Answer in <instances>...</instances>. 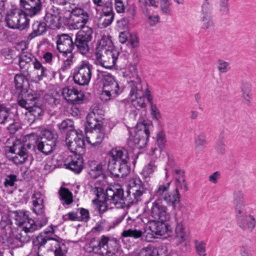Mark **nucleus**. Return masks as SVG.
Returning <instances> with one entry per match:
<instances>
[{
    "instance_id": "1",
    "label": "nucleus",
    "mask_w": 256,
    "mask_h": 256,
    "mask_svg": "<svg viewBox=\"0 0 256 256\" xmlns=\"http://www.w3.org/2000/svg\"><path fill=\"white\" fill-rule=\"evenodd\" d=\"M129 188L127 190L126 197L124 196V190L120 186H113L106 190L96 184L92 186L91 192L96 198L92 200V203L96 205L100 214L104 212L110 206L123 207L124 199L130 203L134 204L141 200L144 192V188L139 178H132L129 182Z\"/></svg>"
},
{
    "instance_id": "2",
    "label": "nucleus",
    "mask_w": 256,
    "mask_h": 256,
    "mask_svg": "<svg viewBox=\"0 0 256 256\" xmlns=\"http://www.w3.org/2000/svg\"><path fill=\"white\" fill-rule=\"evenodd\" d=\"M109 156L108 168L112 174L121 177L126 176L130 170L128 165L129 160L128 151L124 148L116 147L112 149Z\"/></svg>"
},
{
    "instance_id": "3",
    "label": "nucleus",
    "mask_w": 256,
    "mask_h": 256,
    "mask_svg": "<svg viewBox=\"0 0 256 256\" xmlns=\"http://www.w3.org/2000/svg\"><path fill=\"white\" fill-rule=\"evenodd\" d=\"M102 111L96 108L86 117L88 128L92 129L86 134V140L92 146L100 144L104 138V130L102 126Z\"/></svg>"
},
{
    "instance_id": "4",
    "label": "nucleus",
    "mask_w": 256,
    "mask_h": 256,
    "mask_svg": "<svg viewBox=\"0 0 256 256\" xmlns=\"http://www.w3.org/2000/svg\"><path fill=\"white\" fill-rule=\"evenodd\" d=\"M120 52L114 48L113 43L109 36H104L96 48V64L110 62L116 64L119 59Z\"/></svg>"
},
{
    "instance_id": "5",
    "label": "nucleus",
    "mask_w": 256,
    "mask_h": 256,
    "mask_svg": "<svg viewBox=\"0 0 256 256\" xmlns=\"http://www.w3.org/2000/svg\"><path fill=\"white\" fill-rule=\"evenodd\" d=\"M84 248L88 253L113 256L117 250V243L116 240L102 236L100 238L91 239Z\"/></svg>"
},
{
    "instance_id": "6",
    "label": "nucleus",
    "mask_w": 256,
    "mask_h": 256,
    "mask_svg": "<svg viewBox=\"0 0 256 256\" xmlns=\"http://www.w3.org/2000/svg\"><path fill=\"white\" fill-rule=\"evenodd\" d=\"M150 124L143 120L138 122L135 128L130 130L128 144L134 148H142L146 144L150 136Z\"/></svg>"
},
{
    "instance_id": "7",
    "label": "nucleus",
    "mask_w": 256,
    "mask_h": 256,
    "mask_svg": "<svg viewBox=\"0 0 256 256\" xmlns=\"http://www.w3.org/2000/svg\"><path fill=\"white\" fill-rule=\"evenodd\" d=\"M54 232V230L52 227L48 228L36 238L34 241V244L38 248L39 252L41 251L42 248L50 241L52 246L50 250L54 251L55 256H64L66 253L65 245L53 238Z\"/></svg>"
},
{
    "instance_id": "8",
    "label": "nucleus",
    "mask_w": 256,
    "mask_h": 256,
    "mask_svg": "<svg viewBox=\"0 0 256 256\" xmlns=\"http://www.w3.org/2000/svg\"><path fill=\"white\" fill-rule=\"evenodd\" d=\"M98 71L99 72L98 78L102 86L100 98L104 101H107L118 96L122 91L114 77L102 69H98Z\"/></svg>"
},
{
    "instance_id": "9",
    "label": "nucleus",
    "mask_w": 256,
    "mask_h": 256,
    "mask_svg": "<svg viewBox=\"0 0 256 256\" xmlns=\"http://www.w3.org/2000/svg\"><path fill=\"white\" fill-rule=\"evenodd\" d=\"M43 94L42 92L38 94L34 92H28L26 98L20 96L18 98V104L22 108L28 110V114L34 117L33 120L38 118L43 114V110L38 102L41 96Z\"/></svg>"
},
{
    "instance_id": "10",
    "label": "nucleus",
    "mask_w": 256,
    "mask_h": 256,
    "mask_svg": "<svg viewBox=\"0 0 256 256\" xmlns=\"http://www.w3.org/2000/svg\"><path fill=\"white\" fill-rule=\"evenodd\" d=\"M170 182L159 184L154 190V196L160 202L163 200L168 206H171L174 208L180 201V194L177 190L170 192Z\"/></svg>"
},
{
    "instance_id": "11",
    "label": "nucleus",
    "mask_w": 256,
    "mask_h": 256,
    "mask_svg": "<svg viewBox=\"0 0 256 256\" xmlns=\"http://www.w3.org/2000/svg\"><path fill=\"white\" fill-rule=\"evenodd\" d=\"M5 20L8 27L24 30L29 26L30 20L23 10L19 8L12 9L8 12Z\"/></svg>"
},
{
    "instance_id": "12",
    "label": "nucleus",
    "mask_w": 256,
    "mask_h": 256,
    "mask_svg": "<svg viewBox=\"0 0 256 256\" xmlns=\"http://www.w3.org/2000/svg\"><path fill=\"white\" fill-rule=\"evenodd\" d=\"M16 224L19 226L16 230L17 232L21 233L24 231L22 234L26 238L28 232H32L36 230L34 225V220L29 218L28 212L24 210H18L14 212Z\"/></svg>"
},
{
    "instance_id": "13",
    "label": "nucleus",
    "mask_w": 256,
    "mask_h": 256,
    "mask_svg": "<svg viewBox=\"0 0 256 256\" xmlns=\"http://www.w3.org/2000/svg\"><path fill=\"white\" fill-rule=\"evenodd\" d=\"M56 45L58 50L64 56L70 54V56L64 59L65 64H70L73 62V54L72 53L74 44L71 36L67 34H62L57 36Z\"/></svg>"
},
{
    "instance_id": "14",
    "label": "nucleus",
    "mask_w": 256,
    "mask_h": 256,
    "mask_svg": "<svg viewBox=\"0 0 256 256\" xmlns=\"http://www.w3.org/2000/svg\"><path fill=\"white\" fill-rule=\"evenodd\" d=\"M128 87L130 89V96L133 104L138 108H145L146 104L144 98V94L142 90L141 81L137 78L136 81L130 80L128 82Z\"/></svg>"
},
{
    "instance_id": "15",
    "label": "nucleus",
    "mask_w": 256,
    "mask_h": 256,
    "mask_svg": "<svg viewBox=\"0 0 256 256\" xmlns=\"http://www.w3.org/2000/svg\"><path fill=\"white\" fill-rule=\"evenodd\" d=\"M66 142L68 148L72 154L81 152L80 150H82L85 145L82 131L78 130L68 133L66 138Z\"/></svg>"
},
{
    "instance_id": "16",
    "label": "nucleus",
    "mask_w": 256,
    "mask_h": 256,
    "mask_svg": "<svg viewBox=\"0 0 256 256\" xmlns=\"http://www.w3.org/2000/svg\"><path fill=\"white\" fill-rule=\"evenodd\" d=\"M164 221L153 220L149 224L150 230L152 234L148 233L146 236V240L150 241L154 238V234L163 236L167 238L172 236V231L171 227L168 224L164 222Z\"/></svg>"
},
{
    "instance_id": "17",
    "label": "nucleus",
    "mask_w": 256,
    "mask_h": 256,
    "mask_svg": "<svg viewBox=\"0 0 256 256\" xmlns=\"http://www.w3.org/2000/svg\"><path fill=\"white\" fill-rule=\"evenodd\" d=\"M88 14L84 9L80 8H75L70 12V23L74 29L81 30L84 28H88L85 25L89 20Z\"/></svg>"
},
{
    "instance_id": "18",
    "label": "nucleus",
    "mask_w": 256,
    "mask_h": 256,
    "mask_svg": "<svg viewBox=\"0 0 256 256\" xmlns=\"http://www.w3.org/2000/svg\"><path fill=\"white\" fill-rule=\"evenodd\" d=\"M92 34L90 28H84L76 36L74 44L82 54H86L89 50L88 44L92 38Z\"/></svg>"
},
{
    "instance_id": "19",
    "label": "nucleus",
    "mask_w": 256,
    "mask_h": 256,
    "mask_svg": "<svg viewBox=\"0 0 256 256\" xmlns=\"http://www.w3.org/2000/svg\"><path fill=\"white\" fill-rule=\"evenodd\" d=\"M12 220L7 216H2L0 221V234L2 236L12 234L20 242H26L27 238L23 236L22 233H18L16 230L12 229Z\"/></svg>"
},
{
    "instance_id": "20",
    "label": "nucleus",
    "mask_w": 256,
    "mask_h": 256,
    "mask_svg": "<svg viewBox=\"0 0 256 256\" xmlns=\"http://www.w3.org/2000/svg\"><path fill=\"white\" fill-rule=\"evenodd\" d=\"M144 232L140 228L138 222L130 218L126 219V224L124 229L121 234L122 238H132L134 239H138L142 237Z\"/></svg>"
},
{
    "instance_id": "21",
    "label": "nucleus",
    "mask_w": 256,
    "mask_h": 256,
    "mask_svg": "<svg viewBox=\"0 0 256 256\" xmlns=\"http://www.w3.org/2000/svg\"><path fill=\"white\" fill-rule=\"evenodd\" d=\"M150 215L154 220L166 221L170 216L168 212V208L162 204V202L156 200L152 202L150 210Z\"/></svg>"
},
{
    "instance_id": "22",
    "label": "nucleus",
    "mask_w": 256,
    "mask_h": 256,
    "mask_svg": "<svg viewBox=\"0 0 256 256\" xmlns=\"http://www.w3.org/2000/svg\"><path fill=\"white\" fill-rule=\"evenodd\" d=\"M61 16L57 8L52 6L48 9L44 16L46 26L50 28H60L61 26Z\"/></svg>"
},
{
    "instance_id": "23",
    "label": "nucleus",
    "mask_w": 256,
    "mask_h": 256,
    "mask_svg": "<svg viewBox=\"0 0 256 256\" xmlns=\"http://www.w3.org/2000/svg\"><path fill=\"white\" fill-rule=\"evenodd\" d=\"M92 76L91 68L89 65H82L78 68V72L74 76V82L80 85L85 86L88 84Z\"/></svg>"
},
{
    "instance_id": "24",
    "label": "nucleus",
    "mask_w": 256,
    "mask_h": 256,
    "mask_svg": "<svg viewBox=\"0 0 256 256\" xmlns=\"http://www.w3.org/2000/svg\"><path fill=\"white\" fill-rule=\"evenodd\" d=\"M64 166L74 173L79 174L83 168L82 159L79 154H72L65 159Z\"/></svg>"
},
{
    "instance_id": "25",
    "label": "nucleus",
    "mask_w": 256,
    "mask_h": 256,
    "mask_svg": "<svg viewBox=\"0 0 256 256\" xmlns=\"http://www.w3.org/2000/svg\"><path fill=\"white\" fill-rule=\"evenodd\" d=\"M114 12L113 10L112 4H106L102 12V14L98 19V25L101 28H104L110 26L114 20Z\"/></svg>"
},
{
    "instance_id": "26",
    "label": "nucleus",
    "mask_w": 256,
    "mask_h": 256,
    "mask_svg": "<svg viewBox=\"0 0 256 256\" xmlns=\"http://www.w3.org/2000/svg\"><path fill=\"white\" fill-rule=\"evenodd\" d=\"M234 204L236 218L248 214L246 208V203L244 200V194L242 191L234 192Z\"/></svg>"
},
{
    "instance_id": "27",
    "label": "nucleus",
    "mask_w": 256,
    "mask_h": 256,
    "mask_svg": "<svg viewBox=\"0 0 256 256\" xmlns=\"http://www.w3.org/2000/svg\"><path fill=\"white\" fill-rule=\"evenodd\" d=\"M62 95L67 101L72 104H79L84 98V94L80 91L70 87L63 88Z\"/></svg>"
},
{
    "instance_id": "28",
    "label": "nucleus",
    "mask_w": 256,
    "mask_h": 256,
    "mask_svg": "<svg viewBox=\"0 0 256 256\" xmlns=\"http://www.w3.org/2000/svg\"><path fill=\"white\" fill-rule=\"evenodd\" d=\"M21 8L24 10V12L32 17L38 14L42 9V3L40 0H33L28 2H23L20 4Z\"/></svg>"
},
{
    "instance_id": "29",
    "label": "nucleus",
    "mask_w": 256,
    "mask_h": 256,
    "mask_svg": "<svg viewBox=\"0 0 256 256\" xmlns=\"http://www.w3.org/2000/svg\"><path fill=\"white\" fill-rule=\"evenodd\" d=\"M10 152L15 154L12 159L16 164H22L27 160L26 150L22 144L14 145L10 148Z\"/></svg>"
},
{
    "instance_id": "30",
    "label": "nucleus",
    "mask_w": 256,
    "mask_h": 256,
    "mask_svg": "<svg viewBox=\"0 0 256 256\" xmlns=\"http://www.w3.org/2000/svg\"><path fill=\"white\" fill-rule=\"evenodd\" d=\"M236 219L238 226L244 230L252 232L256 227V218L250 214L244 215Z\"/></svg>"
},
{
    "instance_id": "31",
    "label": "nucleus",
    "mask_w": 256,
    "mask_h": 256,
    "mask_svg": "<svg viewBox=\"0 0 256 256\" xmlns=\"http://www.w3.org/2000/svg\"><path fill=\"white\" fill-rule=\"evenodd\" d=\"M89 166L90 170L88 173L92 178L96 179L100 176L103 177L104 170L106 168L102 164L96 163V162L93 161L90 162ZM98 182L99 180H94L92 182V184H94V185H92L91 186H94L96 184L97 186H101L100 184Z\"/></svg>"
},
{
    "instance_id": "32",
    "label": "nucleus",
    "mask_w": 256,
    "mask_h": 256,
    "mask_svg": "<svg viewBox=\"0 0 256 256\" xmlns=\"http://www.w3.org/2000/svg\"><path fill=\"white\" fill-rule=\"evenodd\" d=\"M44 196L40 192L34 191L32 196V211L37 215L42 214L44 211Z\"/></svg>"
},
{
    "instance_id": "33",
    "label": "nucleus",
    "mask_w": 256,
    "mask_h": 256,
    "mask_svg": "<svg viewBox=\"0 0 256 256\" xmlns=\"http://www.w3.org/2000/svg\"><path fill=\"white\" fill-rule=\"evenodd\" d=\"M164 250L167 252L166 246H162L158 250L154 246H148L144 247L138 251L134 252V256H158L161 254V251Z\"/></svg>"
},
{
    "instance_id": "34",
    "label": "nucleus",
    "mask_w": 256,
    "mask_h": 256,
    "mask_svg": "<svg viewBox=\"0 0 256 256\" xmlns=\"http://www.w3.org/2000/svg\"><path fill=\"white\" fill-rule=\"evenodd\" d=\"M32 32L28 36L29 40H32L34 38L45 33L46 30V25L44 22L36 21L32 24Z\"/></svg>"
},
{
    "instance_id": "35",
    "label": "nucleus",
    "mask_w": 256,
    "mask_h": 256,
    "mask_svg": "<svg viewBox=\"0 0 256 256\" xmlns=\"http://www.w3.org/2000/svg\"><path fill=\"white\" fill-rule=\"evenodd\" d=\"M36 142L38 150L46 155H48L52 152L56 144V142H54L40 140H38Z\"/></svg>"
},
{
    "instance_id": "36",
    "label": "nucleus",
    "mask_w": 256,
    "mask_h": 256,
    "mask_svg": "<svg viewBox=\"0 0 256 256\" xmlns=\"http://www.w3.org/2000/svg\"><path fill=\"white\" fill-rule=\"evenodd\" d=\"M186 232L182 221L176 222L174 238L178 242L181 243L186 240Z\"/></svg>"
},
{
    "instance_id": "37",
    "label": "nucleus",
    "mask_w": 256,
    "mask_h": 256,
    "mask_svg": "<svg viewBox=\"0 0 256 256\" xmlns=\"http://www.w3.org/2000/svg\"><path fill=\"white\" fill-rule=\"evenodd\" d=\"M16 88L22 92L26 90L28 82L27 79L22 75L16 74L14 77Z\"/></svg>"
},
{
    "instance_id": "38",
    "label": "nucleus",
    "mask_w": 256,
    "mask_h": 256,
    "mask_svg": "<svg viewBox=\"0 0 256 256\" xmlns=\"http://www.w3.org/2000/svg\"><path fill=\"white\" fill-rule=\"evenodd\" d=\"M58 193L60 199L62 204L68 205L72 202V194L68 188H61L59 190Z\"/></svg>"
},
{
    "instance_id": "39",
    "label": "nucleus",
    "mask_w": 256,
    "mask_h": 256,
    "mask_svg": "<svg viewBox=\"0 0 256 256\" xmlns=\"http://www.w3.org/2000/svg\"><path fill=\"white\" fill-rule=\"evenodd\" d=\"M206 144L207 140L206 134L201 132L195 136L194 146L197 151L203 150L206 148Z\"/></svg>"
},
{
    "instance_id": "40",
    "label": "nucleus",
    "mask_w": 256,
    "mask_h": 256,
    "mask_svg": "<svg viewBox=\"0 0 256 256\" xmlns=\"http://www.w3.org/2000/svg\"><path fill=\"white\" fill-rule=\"evenodd\" d=\"M157 164L155 160H151L147 165L145 166L141 172L144 178H148L156 170Z\"/></svg>"
},
{
    "instance_id": "41",
    "label": "nucleus",
    "mask_w": 256,
    "mask_h": 256,
    "mask_svg": "<svg viewBox=\"0 0 256 256\" xmlns=\"http://www.w3.org/2000/svg\"><path fill=\"white\" fill-rule=\"evenodd\" d=\"M58 126L62 132H64L68 131V133H70L72 131H76L74 129V122L70 119H66L64 120L61 123L58 124Z\"/></svg>"
},
{
    "instance_id": "42",
    "label": "nucleus",
    "mask_w": 256,
    "mask_h": 256,
    "mask_svg": "<svg viewBox=\"0 0 256 256\" xmlns=\"http://www.w3.org/2000/svg\"><path fill=\"white\" fill-rule=\"evenodd\" d=\"M194 248L199 256H206V242L203 240H195Z\"/></svg>"
},
{
    "instance_id": "43",
    "label": "nucleus",
    "mask_w": 256,
    "mask_h": 256,
    "mask_svg": "<svg viewBox=\"0 0 256 256\" xmlns=\"http://www.w3.org/2000/svg\"><path fill=\"white\" fill-rule=\"evenodd\" d=\"M40 140L56 142V134L55 132L52 130L48 129L44 130L42 131V137Z\"/></svg>"
},
{
    "instance_id": "44",
    "label": "nucleus",
    "mask_w": 256,
    "mask_h": 256,
    "mask_svg": "<svg viewBox=\"0 0 256 256\" xmlns=\"http://www.w3.org/2000/svg\"><path fill=\"white\" fill-rule=\"evenodd\" d=\"M59 95L56 91H52L44 96V98L50 104H56L58 102Z\"/></svg>"
},
{
    "instance_id": "45",
    "label": "nucleus",
    "mask_w": 256,
    "mask_h": 256,
    "mask_svg": "<svg viewBox=\"0 0 256 256\" xmlns=\"http://www.w3.org/2000/svg\"><path fill=\"white\" fill-rule=\"evenodd\" d=\"M128 4V0H114V8L118 13L124 12Z\"/></svg>"
},
{
    "instance_id": "46",
    "label": "nucleus",
    "mask_w": 256,
    "mask_h": 256,
    "mask_svg": "<svg viewBox=\"0 0 256 256\" xmlns=\"http://www.w3.org/2000/svg\"><path fill=\"white\" fill-rule=\"evenodd\" d=\"M28 54H22L16 56L14 60H18V64L22 63H25V64H41L39 62L36 63L35 62L32 61V59L31 58L30 56H28Z\"/></svg>"
},
{
    "instance_id": "47",
    "label": "nucleus",
    "mask_w": 256,
    "mask_h": 256,
    "mask_svg": "<svg viewBox=\"0 0 256 256\" xmlns=\"http://www.w3.org/2000/svg\"><path fill=\"white\" fill-rule=\"evenodd\" d=\"M45 70V68L42 65H34V70L32 72V74L40 80L44 76Z\"/></svg>"
},
{
    "instance_id": "48",
    "label": "nucleus",
    "mask_w": 256,
    "mask_h": 256,
    "mask_svg": "<svg viewBox=\"0 0 256 256\" xmlns=\"http://www.w3.org/2000/svg\"><path fill=\"white\" fill-rule=\"evenodd\" d=\"M160 8L162 12L166 14H170L171 13V2L170 0H160Z\"/></svg>"
},
{
    "instance_id": "49",
    "label": "nucleus",
    "mask_w": 256,
    "mask_h": 256,
    "mask_svg": "<svg viewBox=\"0 0 256 256\" xmlns=\"http://www.w3.org/2000/svg\"><path fill=\"white\" fill-rule=\"evenodd\" d=\"M174 183L176 186V188L174 190H177L179 192V190H180L184 192L188 190V185L186 178L180 180H177V181L174 182Z\"/></svg>"
},
{
    "instance_id": "50",
    "label": "nucleus",
    "mask_w": 256,
    "mask_h": 256,
    "mask_svg": "<svg viewBox=\"0 0 256 256\" xmlns=\"http://www.w3.org/2000/svg\"><path fill=\"white\" fill-rule=\"evenodd\" d=\"M150 113L154 120H158L161 118L160 111L156 104L150 106Z\"/></svg>"
},
{
    "instance_id": "51",
    "label": "nucleus",
    "mask_w": 256,
    "mask_h": 256,
    "mask_svg": "<svg viewBox=\"0 0 256 256\" xmlns=\"http://www.w3.org/2000/svg\"><path fill=\"white\" fill-rule=\"evenodd\" d=\"M157 142L158 147L160 150H162L166 144V140L165 134L162 132H160L157 134Z\"/></svg>"
},
{
    "instance_id": "52",
    "label": "nucleus",
    "mask_w": 256,
    "mask_h": 256,
    "mask_svg": "<svg viewBox=\"0 0 256 256\" xmlns=\"http://www.w3.org/2000/svg\"><path fill=\"white\" fill-rule=\"evenodd\" d=\"M10 110L7 107L0 113V124H4L10 120Z\"/></svg>"
},
{
    "instance_id": "53",
    "label": "nucleus",
    "mask_w": 256,
    "mask_h": 256,
    "mask_svg": "<svg viewBox=\"0 0 256 256\" xmlns=\"http://www.w3.org/2000/svg\"><path fill=\"white\" fill-rule=\"evenodd\" d=\"M172 176L174 179V182H176L177 180H180L186 178L184 172L180 169H174Z\"/></svg>"
},
{
    "instance_id": "54",
    "label": "nucleus",
    "mask_w": 256,
    "mask_h": 256,
    "mask_svg": "<svg viewBox=\"0 0 256 256\" xmlns=\"http://www.w3.org/2000/svg\"><path fill=\"white\" fill-rule=\"evenodd\" d=\"M174 166L175 162L174 159L172 158L168 157V161L166 162V165L164 167L166 178H168V172L169 170L173 168Z\"/></svg>"
},
{
    "instance_id": "55",
    "label": "nucleus",
    "mask_w": 256,
    "mask_h": 256,
    "mask_svg": "<svg viewBox=\"0 0 256 256\" xmlns=\"http://www.w3.org/2000/svg\"><path fill=\"white\" fill-rule=\"evenodd\" d=\"M78 214L77 212H72L63 216L64 220L78 221Z\"/></svg>"
},
{
    "instance_id": "56",
    "label": "nucleus",
    "mask_w": 256,
    "mask_h": 256,
    "mask_svg": "<svg viewBox=\"0 0 256 256\" xmlns=\"http://www.w3.org/2000/svg\"><path fill=\"white\" fill-rule=\"evenodd\" d=\"M78 221L86 222L89 219L88 211L84 208H81L80 212H78Z\"/></svg>"
},
{
    "instance_id": "57",
    "label": "nucleus",
    "mask_w": 256,
    "mask_h": 256,
    "mask_svg": "<svg viewBox=\"0 0 256 256\" xmlns=\"http://www.w3.org/2000/svg\"><path fill=\"white\" fill-rule=\"evenodd\" d=\"M220 177V172L218 171L215 172L212 174L208 176V180L214 184H216L218 182V180Z\"/></svg>"
},
{
    "instance_id": "58",
    "label": "nucleus",
    "mask_w": 256,
    "mask_h": 256,
    "mask_svg": "<svg viewBox=\"0 0 256 256\" xmlns=\"http://www.w3.org/2000/svg\"><path fill=\"white\" fill-rule=\"evenodd\" d=\"M16 180V176L15 175H10L6 178L4 182V185L6 186H12L14 185V182Z\"/></svg>"
},
{
    "instance_id": "59",
    "label": "nucleus",
    "mask_w": 256,
    "mask_h": 256,
    "mask_svg": "<svg viewBox=\"0 0 256 256\" xmlns=\"http://www.w3.org/2000/svg\"><path fill=\"white\" fill-rule=\"evenodd\" d=\"M142 92L144 94V98L145 97L146 98L148 102L150 103V106L154 105L153 103V97L152 96L150 91L149 89L146 88Z\"/></svg>"
},
{
    "instance_id": "60",
    "label": "nucleus",
    "mask_w": 256,
    "mask_h": 256,
    "mask_svg": "<svg viewBox=\"0 0 256 256\" xmlns=\"http://www.w3.org/2000/svg\"><path fill=\"white\" fill-rule=\"evenodd\" d=\"M202 26L204 29H208L210 25V18L208 14H204L202 18Z\"/></svg>"
},
{
    "instance_id": "61",
    "label": "nucleus",
    "mask_w": 256,
    "mask_h": 256,
    "mask_svg": "<svg viewBox=\"0 0 256 256\" xmlns=\"http://www.w3.org/2000/svg\"><path fill=\"white\" fill-rule=\"evenodd\" d=\"M37 222L38 224H36L34 222V225L36 226V230L40 229L47 224L48 218L46 216H42L40 218L38 219Z\"/></svg>"
},
{
    "instance_id": "62",
    "label": "nucleus",
    "mask_w": 256,
    "mask_h": 256,
    "mask_svg": "<svg viewBox=\"0 0 256 256\" xmlns=\"http://www.w3.org/2000/svg\"><path fill=\"white\" fill-rule=\"evenodd\" d=\"M128 40L132 47L134 48L138 46V39L136 34H130Z\"/></svg>"
},
{
    "instance_id": "63",
    "label": "nucleus",
    "mask_w": 256,
    "mask_h": 256,
    "mask_svg": "<svg viewBox=\"0 0 256 256\" xmlns=\"http://www.w3.org/2000/svg\"><path fill=\"white\" fill-rule=\"evenodd\" d=\"M139 2L144 6H158V0H139Z\"/></svg>"
},
{
    "instance_id": "64",
    "label": "nucleus",
    "mask_w": 256,
    "mask_h": 256,
    "mask_svg": "<svg viewBox=\"0 0 256 256\" xmlns=\"http://www.w3.org/2000/svg\"><path fill=\"white\" fill-rule=\"evenodd\" d=\"M228 0H220V10L224 12H228Z\"/></svg>"
}]
</instances>
